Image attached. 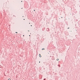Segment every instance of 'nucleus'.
<instances>
[{
  "mask_svg": "<svg viewBox=\"0 0 80 80\" xmlns=\"http://www.w3.org/2000/svg\"><path fill=\"white\" fill-rule=\"evenodd\" d=\"M8 80H11V79H10V78H9V79H8Z\"/></svg>",
  "mask_w": 80,
  "mask_h": 80,
  "instance_id": "20e7f679",
  "label": "nucleus"
},
{
  "mask_svg": "<svg viewBox=\"0 0 80 80\" xmlns=\"http://www.w3.org/2000/svg\"><path fill=\"white\" fill-rule=\"evenodd\" d=\"M21 2H22V1H21Z\"/></svg>",
  "mask_w": 80,
  "mask_h": 80,
  "instance_id": "ddd939ff",
  "label": "nucleus"
},
{
  "mask_svg": "<svg viewBox=\"0 0 80 80\" xmlns=\"http://www.w3.org/2000/svg\"><path fill=\"white\" fill-rule=\"evenodd\" d=\"M42 50H45V49L43 48L42 49Z\"/></svg>",
  "mask_w": 80,
  "mask_h": 80,
  "instance_id": "f03ea898",
  "label": "nucleus"
},
{
  "mask_svg": "<svg viewBox=\"0 0 80 80\" xmlns=\"http://www.w3.org/2000/svg\"><path fill=\"white\" fill-rule=\"evenodd\" d=\"M58 60H59L58 59H57V61H58Z\"/></svg>",
  "mask_w": 80,
  "mask_h": 80,
  "instance_id": "7ed1b4c3",
  "label": "nucleus"
},
{
  "mask_svg": "<svg viewBox=\"0 0 80 80\" xmlns=\"http://www.w3.org/2000/svg\"><path fill=\"white\" fill-rule=\"evenodd\" d=\"M16 33H17L18 32H16Z\"/></svg>",
  "mask_w": 80,
  "mask_h": 80,
  "instance_id": "39448f33",
  "label": "nucleus"
},
{
  "mask_svg": "<svg viewBox=\"0 0 80 80\" xmlns=\"http://www.w3.org/2000/svg\"><path fill=\"white\" fill-rule=\"evenodd\" d=\"M23 37H24V35H23Z\"/></svg>",
  "mask_w": 80,
  "mask_h": 80,
  "instance_id": "f8f14e48",
  "label": "nucleus"
},
{
  "mask_svg": "<svg viewBox=\"0 0 80 80\" xmlns=\"http://www.w3.org/2000/svg\"><path fill=\"white\" fill-rule=\"evenodd\" d=\"M44 80H45V79H44Z\"/></svg>",
  "mask_w": 80,
  "mask_h": 80,
  "instance_id": "6e6552de",
  "label": "nucleus"
},
{
  "mask_svg": "<svg viewBox=\"0 0 80 80\" xmlns=\"http://www.w3.org/2000/svg\"><path fill=\"white\" fill-rule=\"evenodd\" d=\"M68 29H69V28H68Z\"/></svg>",
  "mask_w": 80,
  "mask_h": 80,
  "instance_id": "0eeeda50",
  "label": "nucleus"
},
{
  "mask_svg": "<svg viewBox=\"0 0 80 80\" xmlns=\"http://www.w3.org/2000/svg\"><path fill=\"white\" fill-rule=\"evenodd\" d=\"M31 27H32V25H31Z\"/></svg>",
  "mask_w": 80,
  "mask_h": 80,
  "instance_id": "1a4fd4ad",
  "label": "nucleus"
},
{
  "mask_svg": "<svg viewBox=\"0 0 80 80\" xmlns=\"http://www.w3.org/2000/svg\"><path fill=\"white\" fill-rule=\"evenodd\" d=\"M35 10H34V11L35 12Z\"/></svg>",
  "mask_w": 80,
  "mask_h": 80,
  "instance_id": "423d86ee",
  "label": "nucleus"
},
{
  "mask_svg": "<svg viewBox=\"0 0 80 80\" xmlns=\"http://www.w3.org/2000/svg\"><path fill=\"white\" fill-rule=\"evenodd\" d=\"M29 24H30V23H29Z\"/></svg>",
  "mask_w": 80,
  "mask_h": 80,
  "instance_id": "9b49d317",
  "label": "nucleus"
},
{
  "mask_svg": "<svg viewBox=\"0 0 80 80\" xmlns=\"http://www.w3.org/2000/svg\"><path fill=\"white\" fill-rule=\"evenodd\" d=\"M39 63H40V62L39 61Z\"/></svg>",
  "mask_w": 80,
  "mask_h": 80,
  "instance_id": "9d476101",
  "label": "nucleus"
},
{
  "mask_svg": "<svg viewBox=\"0 0 80 80\" xmlns=\"http://www.w3.org/2000/svg\"><path fill=\"white\" fill-rule=\"evenodd\" d=\"M39 56L40 57H42V56H41V55H40V54H39Z\"/></svg>",
  "mask_w": 80,
  "mask_h": 80,
  "instance_id": "f257e3e1",
  "label": "nucleus"
}]
</instances>
